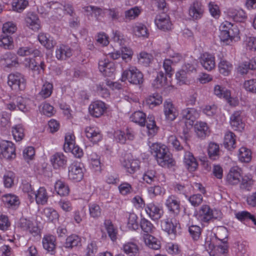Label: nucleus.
Returning <instances> with one entry per match:
<instances>
[{
	"label": "nucleus",
	"instance_id": "393cba45",
	"mask_svg": "<svg viewBox=\"0 0 256 256\" xmlns=\"http://www.w3.org/2000/svg\"><path fill=\"white\" fill-rule=\"evenodd\" d=\"M85 134L87 138L94 143L100 142L102 138L100 132L94 127H86L85 129Z\"/></svg>",
	"mask_w": 256,
	"mask_h": 256
},
{
	"label": "nucleus",
	"instance_id": "f03ea898",
	"mask_svg": "<svg viewBox=\"0 0 256 256\" xmlns=\"http://www.w3.org/2000/svg\"><path fill=\"white\" fill-rule=\"evenodd\" d=\"M131 120L135 123L142 126L146 122V128L150 135L154 136L157 132L158 128L156 126L153 116H148L146 120V115L142 111L134 112L130 117Z\"/></svg>",
	"mask_w": 256,
	"mask_h": 256
},
{
	"label": "nucleus",
	"instance_id": "f704fd0d",
	"mask_svg": "<svg viewBox=\"0 0 256 256\" xmlns=\"http://www.w3.org/2000/svg\"><path fill=\"white\" fill-rule=\"evenodd\" d=\"M140 226L142 230L146 234H150L153 233L156 230L154 224L150 220L144 218L140 219Z\"/></svg>",
	"mask_w": 256,
	"mask_h": 256
},
{
	"label": "nucleus",
	"instance_id": "c03bdc74",
	"mask_svg": "<svg viewBox=\"0 0 256 256\" xmlns=\"http://www.w3.org/2000/svg\"><path fill=\"white\" fill-rule=\"evenodd\" d=\"M235 135L232 132H228L226 134L224 144L226 148L230 150L234 148L236 140L234 138Z\"/></svg>",
	"mask_w": 256,
	"mask_h": 256
},
{
	"label": "nucleus",
	"instance_id": "423d86ee",
	"mask_svg": "<svg viewBox=\"0 0 256 256\" xmlns=\"http://www.w3.org/2000/svg\"><path fill=\"white\" fill-rule=\"evenodd\" d=\"M231 23L228 22L222 23L220 26L221 40L226 42L227 44H230L233 40L238 38V30L234 28L236 32H234Z\"/></svg>",
	"mask_w": 256,
	"mask_h": 256
},
{
	"label": "nucleus",
	"instance_id": "7c9ffc66",
	"mask_svg": "<svg viewBox=\"0 0 256 256\" xmlns=\"http://www.w3.org/2000/svg\"><path fill=\"white\" fill-rule=\"evenodd\" d=\"M144 240L146 246L148 248L155 250L160 248V241L152 234H144Z\"/></svg>",
	"mask_w": 256,
	"mask_h": 256
},
{
	"label": "nucleus",
	"instance_id": "bb28decb",
	"mask_svg": "<svg viewBox=\"0 0 256 256\" xmlns=\"http://www.w3.org/2000/svg\"><path fill=\"white\" fill-rule=\"evenodd\" d=\"M123 165L130 174H133L139 168V162L128 156L124 160Z\"/></svg>",
	"mask_w": 256,
	"mask_h": 256
},
{
	"label": "nucleus",
	"instance_id": "c9c22d12",
	"mask_svg": "<svg viewBox=\"0 0 256 256\" xmlns=\"http://www.w3.org/2000/svg\"><path fill=\"white\" fill-rule=\"evenodd\" d=\"M81 244L80 238L76 234H72L68 236L64 243V246L67 248H72Z\"/></svg>",
	"mask_w": 256,
	"mask_h": 256
},
{
	"label": "nucleus",
	"instance_id": "3c124183",
	"mask_svg": "<svg viewBox=\"0 0 256 256\" xmlns=\"http://www.w3.org/2000/svg\"><path fill=\"white\" fill-rule=\"evenodd\" d=\"M238 158L242 162H250L252 158L250 150L246 148L242 147L239 150Z\"/></svg>",
	"mask_w": 256,
	"mask_h": 256
},
{
	"label": "nucleus",
	"instance_id": "5701e85b",
	"mask_svg": "<svg viewBox=\"0 0 256 256\" xmlns=\"http://www.w3.org/2000/svg\"><path fill=\"white\" fill-rule=\"evenodd\" d=\"M230 122L234 130L242 131L244 128V124L242 122L240 111L235 112L231 116Z\"/></svg>",
	"mask_w": 256,
	"mask_h": 256
},
{
	"label": "nucleus",
	"instance_id": "9b49d317",
	"mask_svg": "<svg viewBox=\"0 0 256 256\" xmlns=\"http://www.w3.org/2000/svg\"><path fill=\"white\" fill-rule=\"evenodd\" d=\"M204 11V6L202 2L195 1L189 7L188 14L194 20H198L202 18Z\"/></svg>",
	"mask_w": 256,
	"mask_h": 256
},
{
	"label": "nucleus",
	"instance_id": "4d7b16f0",
	"mask_svg": "<svg viewBox=\"0 0 256 256\" xmlns=\"http://www.w3.org/2000/svg\"><path fill=\"white\" fill-rule=\"evenodd\" d=\"M240 186L241 189L250 190L254 180L250 177H240Z\"/></svg>",
	"mask_w": 256,
	"mask_h": 256
},
{
	"label": "nucleus",
	"instance_id": "052dcab7",
	"mask_svg": "<svg viewBox=\"0 0 256 256\" xmlns=\"http://www.w3.org/2000/svg\"><path fill=\"white\" fill-rule=\"evenodd\" d=\"M209 157L212 160H216L219 154V146L216 143L210 142L208 148Z\"/></svg>",
	"mask_w": 256,
	"mask_h": 256
},
{
	"label": "nucleus",
	"instance_id": "69168bd1",
	"mask_svg": "<svg viewBox=\"0 0 256 256\" xmlns=\"http://www.w3.org/2000/svg\"><path fill=\"white\" fill-rule=\"evenodd\" d=\"M38 38L40 42L46 48L50 49L54 46L52 42L49 40L46 34H40Z\"/></svg>",
	"mask_w": 256,
	"mask_h": 256
},
{
	"label": "nucleus",
	"instance_id": "bf43d9fd",
	"mask_svg": "<svg viewBox=\"0 0 256 256\" xmlns=\"http://www.w3.org/2000/svg\"><path fill=\"white\" fill-rule=\"evenodd\" d=\"M89 212L90 216L94 218L100 217L101 215V208L96 203H90L88 204Z\"/></svg>",
	"mask_w": 256,
	"mask_h": 256
},
{
	"label": "nucleus",
	"instance_id": "338daca9",
	"mask_svg": "<svg viewBox=\"0 0 256 256\" xmlns=\"http://www.w3.org/2000/svg\"><path fill=\"white\" fill-rule=\"evenodd\" d=\"M28 4V2L26 0H14L12 5L14 10L20 12L26 8Z\"/></svg>",
	"mask_w": 256,
	"mask_h": 256
},
{
	"label": "nucleus",
	"instance_id": "6e6d98bb",
	"mask_svg": "<svg viewBox=\"0 0 256 256\" xmlns=\"http://www.w3.org/2000/svg\"><path fill=\"white\" fill-rule=\"evenodd\" d=\"M188 232L194 240H198L201 236L202 228L197 225H192L188 227Z\"/></svg>",
	"mask_w": 256,
	"mask_h": 256
},
{
	"label": "nucleus",
	"instance_id": "dca6fc26",
	"mask_svg": "<svg viewBox=\"0 0 256 256\" xmlns=\"http://www.w3.org/2000/svg\"><path fill=\"white\" fill-rule=\"evenodd\" d=\"M2 200L6 206L12 209H16L20 204L18 196L11 194L3 195Z\"/></svg>",
	"mask_w": 256,
	"mask_h": 256
},
{
	"label": "nucleus",
	"instance_id": "f257e3e1",
	"mask_svg": "<svg viewBox=\"0 0 256 256\" xmlns=\"http://www.w3.org/2000/svg\"><path fill=\"white\" fill-rule=\"evenodd\" d=\"M150 148L152 154L160 166L170 168L174 165L175 161L172 154L165 145L154 143L150 146Z\"/></svg>",
	"mask_w": 256,
	"mask_h": 256
},
{
	"label": "nucleus",
	"instance_id": "4468645a",
	"mask_svg": "<svg viewBox=\"0 0 256 256\" xmlns=\"http://www.w3.org/2000/svg\"><path fill=\"white\" fill-rule=\"evenodd\" d=\"M200 62L202 67L208 71L212 70L216 66L214 56L208 52L204 53L200 56Z\"/></svg>",
	"mask_w": 256,
	"mask_h": 256
},
{
	"label": "nucleus",
	"instance_id": "c85d7f7f",
	"mask_svg": "<svg viewBox=\"0 0 256 256\" xmlns=\"http://www.w3.org/2000/svg\"><path fill=\"white\" fill-rule=\"evenodd\" d=\"M104 224L109 238L112 242H115L117 240L118 228L113 224L110 220H105Z\"/></svg>",
	"mask_w": 256,
	"mask_h": 256
},
{
	"label": "nucleus",
	"instance_id": "e2e57ef3",
	"mask_svg": "<svg viewBox=\"0 0 256 256\" xmlns=\"http://www.w3.org/2000/svg\"><path fill=\"white\" fill-rule=\"evenodd\" d=\"M85 169L84 167L77 164H72L68 167L69 175H81L83 176L84 174Z\"/></svg>",
	"mask_w": 256,
	"mask_h": 256
},
{
	"label": "nucleus",
	"instance_id": "1a4fd4ad",
	"mask_svg": "<svg viewBox=\"0 0 256 256\" xmlns=\"http://www.w3.org/2000/svg\"><path fill=\"white\" fill-rule=\"evenodd\" d=\"M8 84L12 89L24 90L26 88V80L20 74L12 73L8 76Z\"/></svg>",
	"mask_w": 256,
	"mask_h": 256
},
{
	"label": "nucleus",
	"instance_id": "ddd939ff",
	"mask_svg": "<svg viewBox=\"0 0 256 256\" xmlns=\"http://www.w3.org/2000/svg\"><path fill=\"white\" fill-rule=\"evenodd\" d=\"M106 110L105 104L102 101L97 100L92 102L89 106L90 114L96 118L102 116Z\"/></svg>",
	"mask_w": 256,
	"mask_h": 256
},
{
	"label": "nucleus",
	"instance_id": "37998d69",
	"mask_svg": "<svg viewBox=\"0 0 256 256\" xmlns=\"http://www.w3.org/2000/svg\"><path fill=\"white\" fill-rule=\"evenodd\" d=\"M54 188L58 194L60 196H66L70 192L68 186L60 180L56 182Z\"/></svg>",
	"mask_w": 256,
	"mask_h": 256
},
{
	"label": "nucleus",
	"instance_id": "864d4df0",
	"mask_svg": "<svg viewBox=\"0 0 256 256\" xmlns=\"http://www.w3.org/2000/svg\"><path fill=\"white\" fill-rule=\"evenodd\" d=\"M53 89L52 84L46 82L42 86L39 94L44 98H48L52 94Z\"/></svg>",
	"mask_w": 256,
	"mask_h": 256
},
{
	"label": "nucleus",
	"instance_id": "b1692460",
	"mask_svg": "<svg viewBox=\"0 0 256 256\" xmlns=\"http://www.w3.org/2000/svg\"><path fill=\"white\" fill-rule=\"evenodd\" d=\"M0 61L2 64L7 68H11L18 64V58L14 54L6 52L4 54Z\"/></svg>",
	"mask_w": 256,
	"mask_h": 256
},
{
	"label": "nucleus",
	"instance_id": "f8f14e48",
	"mask_svg": "<svg viewBox=\"0 0 256 256\" xmlns=\"http://www.w3.org/2000/svg\"><path fill=\"white\" fill-rule=\"evenodd\" d=\"M145 211L148 216L154 220H159L163 214L162 207L154 203L148 204L145 208Z\"/></svg>",
	"mask_w": 256,
	"mask_h": 256
},
{
	"label": "nucleus",
	"instance_id": "603ef678",
	"mask_svg": "<svg viewBox=\"0 0 256 256\" xmlns=\"http://www.w3.org/2000/svg\"><path fill=\"white\" fill-rule=\"evenodd\" d=\"M65 152H72V153L76 157L78 158H81L83 155V152L78 146H76L74 144L72 143L66 145L65 146Z\"/></svg>",
	"mask_w": 256,
	"mask_h": 256
},
{
	"label": "nucleus",
	"instance_id": "4be33fe9",
	"mask_svg": "<svg viewBox=\"0 0 256 256\" xmlns=\"http://www.w3.org/2000/svg\"><path fill=\"white\" fill-rule=\"evenodd\" d=\"M182 117L186 120V125L192 126L194 124L198 116V111L194 108H187L182 112Z\"/></svg>",
	"mask_w": 256,
	"mask_h": 256
},
{
	"label": "nucleus",
	"instance_id": "a18cd8bd",
	"mask_svg": "<svg viewBox=\"0 0 256 256\" xmlns=\"http://www.w3.org/2000/svg\"><path fill=\"white\" fill-rule=\"evenodd\" d=\"M138 60L139 64L146 66L153 60V56L145 52H142L138 55Z\"/></svg>",
	"mask_w": 256,
	"mask_h": 256
},
{
	"label": "nucleus",
	"instance_id": "0eeeda50",
	"mask_svg": "<svg viewBox=\"0 0 256 256\" xmlns=\"http://www.w3.org/2000/svg\"><path fill=\"white\" fill-rule=\"evenodd\" d=\"M161 228L164 231L174 238L180 234V229L178 222L175 218H170L161 220Z\"/></svg>",
	"mask_w": 256,
	"mask_h": 256
},
{
	"label": "nucleus",
	"instance_id": "7ed1b4c3",
	"mask_svg": "<svg viewBox=\"0 0 256 256\" xmlns=\"http://www.w3.org/2000/svg\"><path fill=\"white\" fill-rule=\"evenodd\" d=\"M216 237L222 242V244L214 246L210 242H206L205 246L206 250L210 256H215L216 254V251L220 254H224L228 252V244L226 239L228 238V232L224 228L220 229L216 234Z\"/></svg>",
	"mask_w": 256,
	"mask_h": 256
},
{
	"label": "nucleus",
	"instance_id": "f3484780",
	"mask_svg": "<svg viewBox=\"0 0 256 256\" xmlns=\"http://www.w3.org/2000/svg\"><path fill=\"white\" fill-rule=\"evenodd\" d=\"M164 112L167 120L172 121L178 115L177 110L172 102L166 100L164 104Z\"/></svg>",
	"mask_w": 256,
	"mask_h": 256
},
{
	"label": "nucleus",
	"instance_id": "6e6552de",
	"mask_svg": "<svg viewBox=\"0 0 256 256\" xmlns=\"http://www.w3.org/2000/svg\"><path fill=\"white\" fill-rule=\"evenodd\" d=\"M7 160H12L16 158V148L14 144L10 141L0 140V156Z\"/></svg>",
	"mask_w": 256,
	"mask_h": 256
},
{
	"label": "nucleus",
	"instance_id": "aec40b11",
	"mask_svg": "<svg viewBox=\"0 0 256 256\" xmlns=\"http://www.w3.org/2000/svg\"><path fill=\"white\" fill-rule=\"evenodd\" d=\"M155 23L159 29L164 31L169 30L172 28L169 16L165 14L158 16L155 20Z\"/></svg>",
	"mask_w": 256,
	"mask_h": 256
},
{
	"label": "nucleus",
	"instance_id": "9d476101",
	"mask_svg": "<svg viewBox=\"0 0 256 256\" xmlns=\"http://www.w3.org/2000/svg\"><path fill=\"white\" fill-rule=\"evenodd\" d=\"M18 226L22 230L30 232L34 236L38 235L40 229L37 225L30 220L22 218L20 220Z\"/></svg>",
	"mask_w": 256,
	"mask_h": 256
},
{
	"label": "nucleus",
	"instance_id": "473e14b6",
	"mask_svg": "<svg viewBox=\"0 0 256 256\" xmlns=\"http://www.w3.org/2000/svg\"><path fill=\"white\" fill-rule=\"evenodd\" d=\"M194 129L197 136L201 138H205L210 132L206 123L202 122H197L194 124Z\"/></svg>",
	"mask_w": 256,
	"mask_h": 256
},
{
	"label": "nucleus",
	"instance_id": "6ab92c4d",
	"mask_svg": "<svg viewBox=\"0 0 256 256\" xmlns=\"http://www.w3.org/2000/svg\"><path fill=\"white\" fill-rule=\"evenodd\" d=\"M165 204L168 210L174 214L180 212V202L174 195L170 196L166 200Z\"/></svg>",
	"mask_w": 256,
	"mask_h": 256
},
{
	"label": "nucleus",
	"instance_id": "a19ab883",
	"mask_svg": "<svg viewBox=\"0 0 256 256\" xmlns=\"http://www.w3.org/2000/svg\"><path fill=\"white\" fill-rule=\"evenodd\" d=\"M17 54L22 56L33 54L34 56L36 57L40 56V52L38 50L26 46L19 48L17 51Z\"/></svg>",
	"mask_w": 256,
	"mask_h": 256
},
{
	"label": "nucleus",
	"instance_id": "a211bd4d",
	"mask_svg": "<svg viewBox=\"0 0 256 256\" xmlns=\"http://www.w3.org/2000/svg\"><path fill=\"white\" fill-rule=\"evenodd\" d=\"M138 242L136 238H133L125 242L122 246L124 252L130 256H136L138 252Z\"/></svg>",
	"mask_w": 256,
	"mask_h": 256
},
{
	"label": "nucleus",
	"instance_id": "39448f33",
	"mask_svg": "<svg viewBox=\"0 0 256 256\" xmlns=\"http://www.w3.org/2000/svg\"><path fill=\"white\" fill-rule=\"evenodd\" d=\"M215 212L216 210L212 208L209 205L202 204L196 211V218L204 226L217 218Z\"/></svg>",
	"mask_w": 256,
	"mask_h": 256
},
{
	"label": "nucleus",
	"instance_id": "680f3d73",
	"mask_svg": "<svg viewBox=\"0 0 256 256\" xmlns=\"http://www.w3.org/2000/svg\"><path fill=\"white\" fill-rule=\"evenodd\" d=\"M12 38L10 36L3 34L0 36V46L4 48H10L12 44Z\"/></svg>",
	"mask_w": 256,
	"mask_h": 256
},
{
	"label": "nucleus",
	"instance_id": "20e7f679",
	"mask_svg": "<svg viewBox=\"0 0 256 256\" xmlns=\"http://www.w3.org/2000/svg\"><path fill=\"white\" fill-rule=\"evenodd\" d=\"M121 80L122 82L128 80L132 84L140 85L144 82V75L136 67L130 66L127 69L123 71Z\"/></svg>",
	"mask_w": 256,
	"mask_h": 256
},
{
	"label": "nucleus",
	"instance_id": "79ce46f5",
	"mask_svg": "<svg viewBox=\"0 0 256 256\" xmlns=\"http://www.w3.org/2000/svg\"><path fill=\"white\" fill-rule=\"evenodd\" d=\"M167 84V78L162 72H160L152 82V86L156 88H160Z\"/></svg>",
	"mask_w": 256,
	"mask_h": 256
},
{
	"label": "nucleus",
	"instance_id": "c756f323",
	"mask_svg": "<svg viewBox=\"0 0 256 256\" xmlns=\"http://www.w3.org/2000/svg\"><path fill=\"white\" fill-rule=\"evenodd\" d=\"M56 237L52 234L44 236L42 238V246L47 251L52 252L56 247Z\"/></svg>",
	"mask_w": 256,
	"mask_h": 256
},
{
	"label": "nucleus",
	"instance_id": "58836bf2",
	"mask_svg": "<svg viewBox=\"0 0 256 256\" xmlns=\"http://www.w3.org/2000/svg\"><path fill=\"white\" fill-rule=\"evenodd\" d=\"M27 26L34 30H37L40 28V20L34 14H30L26 18Z\"/></svg>",
	"mask_w": 256,
	"mask_h": 256
},
{
	"label": "nucleus",
	"instance_id": "5fc2aeb1",
	"mask_svg": "<svg viewBox=\"0 0 256 256\" xmlns=\"http://www.w3.org/2000/svg\"><path fill=\"white\" fill-rule=\"evenodd\" d=\"M140 12V10L137 7H134L124 12V19L126 21L136 18Z\"/></svg>",
	"mask_w": 256,
	"mask_h": 256
},
{
	"label": "nucleus",
	"instance_id": "2f4dec72",
	"mask_svg": "<svg viewBox=\"0 0 256 256\" xmlns=\"http://www.w3.org/2000/svg\"><path fill=\"white\" fill-rule=\"evenodd\" d=\"M56 56L58 60H66L72 56V50L67 46L61 45L56 49Z\"/></svg>",
	"mask_w": 256,
	"mask_h": 256
},
{
	"label": "nucleus",
	"instance_id": "2eb2a0df",
	"mask_svg": "<svg viewBox=\"0 0 256 256\" xmlns=\"http://www.w3.org/2000/svg\"><path fill=\"white\" fill-rule=\"evenodd\" d=\"M24 64L26 67L30 68L35 74H40L42 72H44L45 69V64L44 62H40V64H38L36 62L35 60L30 58H26L24 60Z\"/></svg>",
	"mask_w": 256,
	"mask_h": 256
},
{
	"label": "nucleus",
	"instance_id": "cd10ccee",
	"mask_svg": "<svg viewBox=\"0 0 256 256\" xmlns=\"http://www.w3.org/2000/svg\"><path fill=\"white\" fill-rule=\"evenodd\" d=\"M37 204L44 205L46 204L48 196L46 188L40 187L36 192L32 193Z\"/></svg>",
	"mask_w": 256,
	"mask_h": 256
},
{
	"label": "nucleus",
	"instance_id": "0e129e2a",
	"mask_svg": "<svg viewBox=\"0 0 256 256\" xmlns=\"http://www.w3.org/2000/svg\"><path fill=\"white\" fill-rule=\"evenodd\" d=\"M114 64L112 62L108 60V59L104 58L103 60H101L98 62V68L100 70L104 72V74L107 76L108 70H111Z\"/></svg>",
	"mask_w": 256,
	"mask_h": 256
},
{
	"label": "nucleus",
	"instance_id": "774afa93",
	"mask_svg": "<svg viewBox=\"0 0 256 256\" xmlns=\"http://www.w3.org/2000/svg\"><path fill=\"white\" fill-rule=\"evenodd\" d=\"M244 87L246 90L256 94V79L246 80L244 83Z\"/></svg>",
	"mask_w": 256,
	"mask_h": 256
},
{
	"label": "nucleus",
	"instance_id": "e433bc0d",
	"mask_svg": "<svg viewBox=\"0 0 256 256\" xmlns=\"http://www.w3.org/2000/svg\"><path fill=\"white\" fill-rule=\"evenodd\" d=\"M126 217L128 218L127 226L128 228L132 230H136L138 228V216L134 212L127 213Z\"/></svg>",
	"mask_w": 256,
	"mask_h": 256
},
{
	"label": "nucleus",
	"instance_id": "412c9836",
	"mask_svg": "<svg viewBox=\"0 0 256 256\" xmlns=\"http://www.w3.org/2000/svg\"><path fill=\"white\" fill-rule=\"evenodd\" d=\"M67 158L62 152H56L50 158L51 163L54 168L64 167L67 164Z\"/></svg>",
	"mask_w": 256,
	"mask_h": 256
},
{
	"label": "nucleus",
	"instance_id": "49530a36",
	"mask_svg": "<svg viewBox=\"0 0 256 256\" xmlns=\"http://www.w3.org/2000/svg\"><path fill=\"white\" fill-rule=\"evenodd\" d=\"M214 94L219 98H223L226 100H229L230 98V91L220 85L214 86Z\"/></svg>",
	"mask_w": 256,
	"mask_h": 256
},
{
	"label": "nucleus",
	"instance_id": "8fccbe9b",
	"mask_svg": "<svg viewBox=\"0 0 256 256\" xmlns=\"http://www.w3.org/2000/svg\"><path fill=\"white\" fill-rule=\"evenodd\" d=\"M133 31L136 36L140 37L147 38L148 36V32L146 27L142 24H138L133 26Z\"/></svg>",
	"mask_w": 256,
	"mask_h": 256
},
{
	"label": "nucleus",
	"instance_id": "09e8293b",
	"mask_svg": "<svg viewBox=\"0 0 256 256\" xmlns=\"http://www.w3.org/2000/svg\"><path fill=\"white\" fill-rule=\"evenodd\" d=\"M12 134L16 141H20L24 136V128L22 126L18 124L12 127Z\"/></svg>",
	"mask_w": 256,
	"mask_h": 256
},
{
	"label": "nucleus",
	"instance_id": "4c0bfd02",
	"mask_svg": "<svg viewBox=\"0 0 256 256\" xmlns=\"http://www.w3.org/2000/svg\"><path fill=\"white\" fill-rule=\"evenodd\" d=\"M218 70L224 76H228L232 69V64L225 60H222L218 64Z\"/></svg>",
	"mask_w": 256,
	"mask_h": 256
},
{
	"label": "nucleus",
	"instance_id": "72a5a7b5",
	"mask_svg": "<svg viewBox=\"0 0 256 256\" xmlns=\"http://www.w3.org/2000/svg\"><path fill=\"white\" fill-rule=\"evenodd\" d=\"M50 8L52 10L53 16L58 20H61L65 14L64 5L58 2H54L50 4Z\"/></svg>",
	"mask_w": 256,
	"mask_h": 256
},
{
	"label": "nucleus",
	"instance_id": "ea45409f",
	"mask_svg": "<svg viewBox=\"0 0 256 256\" xmlns=\"http://www.w3.org/2000/svg\"><path fill=\"white\" fill-rule=\"evenodd\" d=\"M146 102L150 107L153 108L160 104L162 102V98L158 94L155 93L149 96L146 98Z\"/></svg>",
	"mask_w": 256,
	"mask_h": 256
},
{
	"label": "nucleus",
	"instance_id": "de8ad7c7",
	"mask_svg": "<svg viewBox=\"0 0 256 256\" xmlns=\"http://www.w3.org/2000/svg\"><path fill=\"white\" fill-rule=\"evenodd\" d=\"M44 214L48 220L54 222L58 219L59 215L58 212L51 208H46L43 210Z\"/></svg>",
	"mask_w": 256,
	"mask_h": 256
},
{
	"label": "nucleus",
	"instance_id": "13d9d810",
	"mask_svg": "<svg viewBox=\"0 0 256 256\" xmlns=\"http://www.w3.org/2000/svg\"><path fill=\"white\" fill-rule=\"evenodd\" d=\"M236 217L239 220L242 221L246 220H250L256 224V218L252 214L247 211H242L236 214Z\"/></svg>",
	"mask_w": 256,
	"mask_h": 256
},
{
	"label": "nucleus",
	"instance_id": "a878e982",
	"mask_svg": "<svg viewBox=\"0 0 256 256\" xmlns=\"http://www.w3.org/2000/svg\"><path fill=\"white\" fill-rule=\"evenodd\" d=\"M184 162L188 171L194 172L198 168V164L193 154L188 152H186Z\"/></svg>",
	"mask_w": 256,
	"mask_h": 256
}]
</instances>
